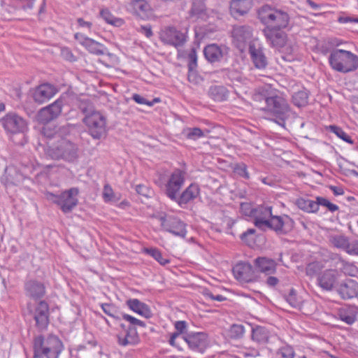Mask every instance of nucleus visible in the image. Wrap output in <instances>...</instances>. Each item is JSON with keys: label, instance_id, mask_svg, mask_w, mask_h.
Wrapping results in <instances>:
<instances>
[{"label": "nucleus", "instance_id": "obj_50", "mask_svg": "<svg viewBox=\"0 0 358 358\" xmlns=\"http://www.w3.org/2000/svg\"><path fill=\"white\" fill-rule=\"evenodd\" d=\"M136 192L146 198L150 197L153 194L152 189L148 186L143 184L136 185L135 187Z\"/></svg>", "mask_w": 358, "mask_h": 358}, {"label": "nucleus", "instance_id": "obj_1", "mask_svg": "<svg viewBox=\"0 0 358 358\" xmlns=\"http://www.w3.org/2000/svg\"><path fill=\"white\" fill-rule=\"evenodd\" d=\"M260 94L266 103L262 110L272 116L278 124L284 126L290 112L287 100L276 92H268L264 89L261 90Z\"/></svg>", "mask_w": 358, "mask_h": 358}, {"label": "nucleus", "instance_id": "obj_11", "mask_svg": "<svg viewBox=\"0 0 358 358\" xmlns=\"http://www.w3.org/2000/svg\"><path fill=\"white\" fill-rule=\"evenodd\" d=\"M0 124L8 133H23L27 129L26 120L14 113H10L0 119Z\"/></svg>", "mask_w": 358, "mask_h": 358}, {"label": "nucleus", "instance_id": "obj_34", "mask_svg": "<svg viewBox=\"0 0 358 358\" xmlns=\"http://www.w3.org/2000/svg\"><path fill=\"white\" fill-rule=\"evenodd\" d=\"M338 317L347 324H352L356 320L355 310L350 307H343L338 310Z\"/></svg>", "mask_w": 358, "mask_h": 358}, {"label": "nucleus", "instance_id": "obj_18", "mask_svg": "<svg viewBox=\"0 0 358 358\" xmlns=\"http://www.w3.org/2000/svg\"><path fill=\"white\" fill-rule=\"evenodd\" d=\"M252 36V28L248 25H234L231 36L237 48L243 49Z\"/></svg>", "mask_w": 358, "mask_h": 358}, {"label": "nucleus", "instance_id": "obj_61", "mask_svg": "<svg viewBox=\"0 0 358 358\" xmlns=\"http://www.w3.org/2000/svg\"><path fill=\"white\" fill-rule=\"evenodd\" d=\"M140 31L144 34L147 38H150L152 36L153 33L150 25L141 26Z\"/></svg>", "mask_w": 358, "mask_h": 358}, {"label": "nucleus", "instance_id": "obj_41", "mask_svg": "<svg viewBox=\"0 0 358 358\" xmlns=\"http://www.w3.org/2000/svg\"><path fill=\"white\" fill-rule=\"evenodd\" d=\"M286 301L294 308H300L301 305V300L297 296L296 292L294 289L292 288L288 294L285 295Z\"/></svg>", "mask_w": 358, "mask_h": 358}, {"label": "nucleus", "instance_id": "obj_8", "mask_svg": "<svg viewBox=\"0 0 358 358\" xmlns=\"http://www.w3.org/2000/svg\"><path fill=\"white\" fill-rule=\"evenodd\" d=\"M78 192V188L73 187L62 192L59 195L48 192L46 196L49 201L58 205L64 213H67L77 206Z\"/></svg>", "mask_w": 358, "mask_h": 358}, {"label": "nucleus", "instance_id": "obj_42", "mask_svg": "<svg viewBox=\"0 0 358 358\" xmlns=\"http://www.w3.org/2000/svg\"><path fill=\"white\" fill-rule=\"evenodd\" d=\"M245 334V327L243 324H234L229 329V336L232 339L241 338Z\"/></svg>", "mask_w": 358, "mask_h": 358}, {"label": "nucleus", "instance_id": "obj_24", "mask_svg": "<svg viewBox=\"0 0 358 358\" xmlns=\"http://www.w3.org/2000/svg\"><path fill=\"white\" fill-rule=\"evenodd\" d=\"M227 54V48L213 43L206 45L203 49L205 58L210 63L217 62Z\"/></svg>", "mask_w": 358, "mask_h": 358}, {"label": "nucleus", "instance_id": "obj_2", "mask_svg": "<svg viewBox=\"0 0 358 358\" xmlns=\"http://www.w3.org/2000/svg\"><path fill=\"white\" fill-rule=\"evenodd\" d=\"M33 347L34 358H58L64 350L62 341L53 334L36 336Z\"/></svg>", "mask_w": 358, "mask_h": 358}, {"label": "nucleus", "instance_id": "obj_4", "mask_svg": "<svg viewBox=\"0 0 358 358\" xmlns=\"http://www.w3.org/2000/svg\"><path fill=\"white\" fill-rule=\"evenodd\" d=\"M257 18L266 27L285 29L289 22V15L284 10L278 9L268 4L259 7L257 10Z\"/></svg>", "mask_w": 358, "mask_h": 358}, {"label": "nucleus", "instance_id": "obj_7", "mask_svg": "<svg viewBox=\"0 0 358 358\" xmlns=\"http://www.w3.org/2000/svg\"><path fill=\"white\" fill-rule=\"evenodd\" d=\"M113 329L117 343L121 346L135 345L140 341L136 328L129 327L125 319L120 315H113Z\"/></svg>", "mask_w": 358, "mask_h": 358}, {"label": "nucleus", "instance_id": "obj_31", "mask_svg": "<svg viewBox=\"0 0 358 358\" xmlns=\"http://www.w3.org/2000/svg\"><path fill=\"white\" fill-rule=\"evenodd\" d=\"M295 204L303 211L308 213H316L318 212V201L308 198L300 197L296 200Z\"/></svg>", "mask_w": 358, "mask_h": 358}, {"label": "nucleus", "instance_id": "obj_35", "mask_svg": "<svg viewBox=\"0 0 358 358\" xmlns=\"http://www.w3.org/2000/svg\"><path fill=\"white\" fill-rule=\"evenodd\" d=\"M309 92L303 87L292 94V102L297 107L306 106L308 103Z\"/></svg>", "mask_w": 358, "mask_h": 358}, {"label": "nucleus", "instance_id": "obj_46", "mask_svg": "<svg viewBox=\"0 0 358 358\" xmlns=\"http://www.w3.org/2000/svg\"><path fill=\"white\" fill-rule=\"evenodd\" d=\"M122 317L125 319L129 327L136 328V327H145L146 324L143 321H141L131 315L126 313H122Z\"/></svg>", "mask_w": 358, "mask_h": 358}, {"label": "nucleus", "instance_id": "obj_13", "mask_svg": "<svg viewBox=\"0 0 358 358\" xmlns=\"http://www.w3.org/2000/svg\"><path fill=\"white\" fill-rule=\"evenodd\" d=\"M162 227L172 234L185 238L187 234L186 224L174 216H162L159 218Z\"/></svg>", "mask_w": 358, "mask_h": 358}, {"label": "nucleus", "instance_id": "obj_26", "mask_svg": "<svg viewBox=\"0 0 358 358\" xmlns=\"http://www.w3.org/2000/svg\"><path fill=\"white\" fill-rule=\"evenodd\" d=\"M248 52L255 68L258 69L266 68L268 62L262 48H257L255 43H250Z\"/></svg>", "mask_w": 358, "mask_h": 358}, {"label": "nucleus", "instance_id": "obj_14", "mask_svg": "<svg viewBox=\"0 0 358 358\" xmlns=\"http://www.w3.org/2000/svg\"><path fill=\"white\" fill-rule=\"evenodd\" d=\"M232 271L236 279L242 283L251 282L257 280V275L250 263H237L233 267Z\"/></svg>", "mask_w": 358, "mask_h": 358}, {"label": "nucleus", "instance_id": "obj_37", "mask_svg": "<svg viewBox=\"0 0 358 358\" xmlns=\"http://www.w3.org/2000/svg\"><path fill=\"white\" fill-rule=\"evenodd\" d=\"M348 241V238L343 234L331 235L329 238V241L331 245L344 251L346 248Z\"/></svg>", "mask_w": 358, "mask_h": 358}, {"label": "nucleus", "instance_id": "obj_36", "mask_svg": "<svg viewBox=\"0 0 358 358\" xmlns=\"http://www.w3.org/2000/svg\"><path fill=\"white\" fill-rule=\"evenodd\" d=\"M187 324L185 321L180 320L176 321L174 324L176 331L171 334L169 338V343L173 346H176V339L181 336V337L187 334L185 332L187 329Z\"/></svg>", "mask_w": 358, "mask_h": 358}, {"label": "nucleus", "instance_id": "obj_3", "mask_svg": "<svg viewBox=\"0 0 358 358\" xmlns=\"http://www.w3.org/2000/svg\"><path fill=\"white\" fill-rule=\"evenodd\" d=\"M79 108L85 117L83 120L90 134L96 139L101 138L106 133V118L99 111L94 110L90 103L82 101Z\"/></svg>", "mask_w": 358, "mask_h": 358}, {"label": "nucleus", "instance_id": "obj_16", "mask_svg": "<svg viewBox=\"0 0 358 358\" xmlns=\"http://www.w3.org/2000/svg\"><path fill=\"white\" fill-rule=\"evenodd\" d=\"M341 276V273L336 269H326L318 275V285L326 291H331L334 288L336 289Z\"/></svg>", "mask_w": 358, "mask_h": 358}, {"label": "nucleus", "instance_id": "obj_48", "mask_svg": "<svg viewBox=\"0 0 358 358\" xmlns=\"http://www.w3.org/2000/svg\"><path fill=\"white\" fill-rule=\"evenodd\" d=\"M188 71H194L197 67V55L195 48H192L187 55Z\"/></svg>", "mask_w": 358, "mask_h": 358}, {"label": "nucleus", "instance_id": "obj_40", "mask_svg": "<svg viewBox=\"0 0 358 358\" xmlns=\"http://www.w3.org/2000/svg\"><path fill=\"white\" fill-rule=\"evenodd\" d=\"M327 129L329 131L335 134L338 138H340L345 142L348 143L350 144H354V141L347 133H345L341 127L336 125H329L327 127Z\"/></svg>", "mask_w": 358, "mask_h": 358}, {"label": "nucleus", "instance_id": "obj_32", "mask_svg": "<svg viewBox=\"0 0 358 358\" xmlns=\"http://www.w3.org/2000/svg\"><path fill=\"white\" fill-rule=\"evenodd\" d=\"M208 95L215 101H226L229 96L228 90L223 85H212L209 87Z\"/></svg>", "mask_w": 358, "mask_h": 358}, {"label": "nucleus", "instance_id": "obj_59", "mask_svg": "<svg viewBox=\"0 0 358 358\" xmlns=\"http://www.w3.org/2000/svg\"><path fill=\"white\" fill-rule=\"evenodd\" d=\"M100 15L108 24H112V15L108 9H102Z\"/></svg>", "mask_w": 358, "mask_h": 358}, {"label": "nucleus", "instance_id": "obj_53", "mask_svg": "<svg viewBox=\"0 0 358 358\" xmlns=\"http://www.w3.org/2000/svg\"><path fill=\"white\" fill-rule=\"evenodd\" d=\"M345 251L351 255H358V240L348 241Z\"/></svg>", "mask_w": 358, "mask_h": 358}, {"label": "nucleus", "instance_id": "obj_56", "mask_svg": "<svg viewBox=\"0 0 358 358\" xmlns=\"http://www.w3.org/2000/svg\"><path fill=\"white\" fill-rule=\"evenodd\" d=\"M90 52L92 53H98L99 51V43L96 42L95 41L88 38L86 41H85L84 45Z\"/></svg>", "mask_w": 358, "mask_h": 358}, {"label": "nucleus", "instance_id": "obj_62", "mask_svg": "<svg viewBox=\"0 0 358 358\" xmlns=\"http://www.w3.org/2000/svg\"><path fill=\"white\" fill-rule=\"evenodd\" d=\"M358 17H343L341 16L338 17V21L340 23H348V22H356L357 23Z\"/></svg>", "mask_w": 358, "mask_h": 358}, {"label": "nucleus", "instance_id": "obj_39", "mask_svg": "<svg viewBox=\"0 0 358 358\" xmlns=\"http://www.w3.org/2000/svg\"><path fill=\"white\" fill-rule=\"evenodd\" d=\"M275 355L277 358H294L296 353L291 345L285 343L278 348Z\"/></svg>", "mask_w": 358, "mask_h": 358}, {"label": "nucleus", "instance_id": "obj_15", "mask_svg": "<svg viewBox=\"0 0 358 358\" xmlns=\"http://www.w3.org/2000/svg\"><path fill=\"white\" fill-rule=\"evenodd\" d=\"M63 102L56 100L52 104L41 108L37 114V120L43 124H47L59 116L62 113Z\"/></svg>", "mask_w": 358, "mask_h": 358}, {"label": "nucleus", "instance_id": "obj_44", "mask_svg": "<svg viewBox=\"0 0 358 358\" xmlns=\"http://www.w3.org/2000/svg\"><path fill=\"white\" fill-rule=\"evenodd\" d=\"M234 172L246 180L250 179V173L248 171V166L243 162L235 164L234 167Z\"/></svg>", "mask_w": 358, "mask_h": 358}, {"label": "nucleus", "instance_id": "obj_47", "mask_svg": "<svg viewBox=\"0 0 358 358\" xmlns=\"http://www.w3.org/2000/svg\"><path fill=\"white\" fill-rule=\"evenodd\" d=\"M220 73L224 79H228L231 81L239 80L241 78L239 73L234 69H224L220 71Z\"/></svg>", "mask_w": 358, "mask_h": 358}, {"label": "nucleus", "instance_id": "obj_29", "mask_svg": "<svg viewBox=\"0 0 358 358\" xmlns=\"http://www.w3.org/2000/svg\"><path fill=\"white\" fill-rule=\"evenodd\" d=\"M128 307L134 312L145 317L150 318L152 317V313L148 305L141 302L137 299H131L127 301Z\"/></svg>", "mask_w": 358, "mask_h": 358}, {"label": "nucleus", "instance_id": "obj_38", "mask_svg": "<svg viewBox=\"0 0 358 358\" xmlns=\"http://www.w3.org/2000/svg\"><path fill=\"white\" fill-rule=\"evenodd\" d=\"M143 251L145 254L151 256L162 266L170 262V259L164 257L161 251L156 248H145Z\"/></svg>", "mask_w": 358, "mask_h": 358}, {"label": "nucleus", "instance_id": "obj_25", "mask_svg": "<svg viewBox=\"0 0 358 358\" xmlns=\"http://www.w3.org/2000/svg\"><path fill=\"white\" fill-rule=\"evenodd\" d=\"M199 185L192 183L180 195H178L177 199L174 201L181 208H185L189 202L194 200L199 195Z\"/></svg>", "mask_w": 358, "mask_h": 358}, {"label": "nucleus", "instance_id": "obj_27", "mask_svg": "<svg viewBox=\"0 0 358 358\" xmlns=\"http://www.w3.org/2000/svg\"><path fill=\"white\" fill-rule=\"evenodd\" d=\"M271 213L272 207L271 206H259L255 208L252 217L254 219L255 226L261 230H264V226L259 224V222H268Z\"/></svg>", "mask_w": 358, "mask_h": 358}, {"label": "nucleus", "instance_id": "obj_12", "mask_svg": "<svg viewBox=\"0 0 358 358\" xmlns=\"http://www.w3.org/2000/svg\"><path fill=\"white\" fill-rule=\"evenodd\" d=\"M159 38L164 44L174 46H182L187 41V35L175 27L168 26L162 29Z\"/></svg>", "mask_w": 358, "mask_h": 358}, {"label": "nucleus", "instance_id": "obj_5", "mask_svg": "<svg viewBox=\"0 0 358 358\" xmlns=\"http://www.w3.org/2000/svg\"><path fill=\"white\" fill-rule=\"evenodd\" d=\"M328 60L331 68L337 72L348 73L358 69V56L348 50H334Z\"/></svg>", "mask_w": 358, "mask_h": 358}, {"label": "nucleus", "instance_id": "obj_64", "mask_svg": "<svg viewBox=\"0 0 358 358\" xmlns=\"http://www.w3.org/2000/svg\"><path fill=\"white\" fill-rule=\"evenodd\" d=\"M77 22L80 27L90 29L92 24L90 22L85 21L83 18H78Z\"/></svg>", "mask_w": 358, "mask_h": 358}, {"label": "nucleus", "instance_id": "obj_28", "mask_svg": "<svg viewBox=\"0 0 358 358\" xmlns=\"http://www.w3.org/2000/svg\"><path fill=\"white\" fill-rule=\"evenodd\" d=\"M255 266L259 272L270 275L275 272L277 263L272 259L259 257L255 259Z\"/></svg>", "mask_w": 358, "mask_h": 358}, {"label": "nucleus", "instance_id": "obj_23", "mask_svg": "<svg viewBox=\"0 0 358 358\" xmlns=\"http://www.w3.org/2000/svg\"><path fill=\"white\" fill-rule=\"evenodd\" d=\"M57 92L56 88L52 85L44 83L34 90L33 99L38 103H43L54 96Z\"/></svg>", "mask_w": 358, "mask_h": 358}, {"label": "nucleus", "instance_id": "obj_52", "mask_svg": "<svg viewBox=\"0 0 358 358\" xmlns=\"http://www.w3.org/2000/svg\"><path fill=\"white\" fill-rule=\"evenodd\" d=\"M118 199H115L113 194V206H115L119 210H115L117 213H120V210H127L130 208V203L127 200L124 199L121 202H117Z\"/></svg>", "mask_w": 358, "mask_h": 358}, {"label": "nucleus", "instance_id": "obj_63", "mask_svg": "<svg viewBox=\"0 0 358 358\" xmlns=\"http://www.w3.org/2000/svg\"><path fill=\"white\" fill-rule=\"evenodd\" d=\"M266 285L270 287H273L278 285L279 280L274 276H269L266 279Z\"/></svg>", "mask_w": 358, "mask_h": 358}, {"label": "nucleus", "instance_id": "obj_9", "mask_svg": "<svg viewBox=\"0 0 358 358\" xmlns=\"http://www.w3.org/2000/svg\"><path fill=\"white\" fill-rule=\"evenodd\" d=\"M259 224L264 226V231L270 229L277 234H286L292 229L294 221L288 215L278 216L271 214L268 222H259Z\"/></svg>", "mask_w": 358, "mask_h": 358}, {"label": "nucleus", "instance_id": "obj_19", "mask_svg": "<svg viewBox=\"0 0 358 358\" xmlns=\"http://www.w3.org/2000/svg\"><path fill=\"white\" fill-rule=\"evenodd\" d=\"M336 292L344 300L350 299L358 295V282L350 278H345L336 286Z\"/></svg>", "mask_w": 358, "mask_h": 358}, {"label": "nucleus", "instance_id": "obj_57", "mask_svg": "<svg viewBox=\"0 0 358 358\" xmlns=\"http://www.w3.org/2000/svg\"><path fill=\"white\" fill-rule=\"evenodd\" d=\"M132 99L138 104L147 105L149 106H153V103L148 101L146 99L143 97L138 94H134L132 95Z\"/></svg>", "mask_w": 358, "mask_h": 358}, {"label": "nucleus", "instance_id": "obj_51", "mask_svg": "<svg viewBox=\"0 0 358 358\" xmlns=\"http://www.w3.org/2000/svg\"><path fill=\"white\" fill-rule=\"evenodd\" d=\"M255 208H253L250 203L243 202L240 205V212L245 216L252 217Z\"/></svg>", "mask_w": 358, "mask_h": 358}, {"label": "nucleus", "instance_id": "obj_22", "mask_svg": "<svg viewBox=\"0 0 358 358\" xmlns=\"http://www.w3.org/2000/svg\"><path fill=\"white\" fill-rule=\"evenodd\" d=\"M282 29L265 27L262 32L266 41L273 47L282 48L285 44L286 35Z\"/></svg>", "mask_w": 358, "mask_h": 358}, {"label": "nucleus", "instance_id": "obj_55", "mask_svg": "<svg viewBox=\"0 0 358 358\" xmlns=\"http://www.w3.org/2000/svg\"><path fill=\"white\" fill-rule=\"evenodd\" d=\"M202 294L206 298L217 301H224L226 300V297L221 295H214L208 289H204L202 292Z\"/></svg>", "mask_w": 358, "mask_h": 358}, {"label": "nucleus", "instance_id": "obj_49", "mask_svg": "<svg viewBox=\"0 0 358 358\" xmlns=\"http://www.w3.org/2000/svg\"><path fill=\"white\" fill-rule=\"evenodd\" d=\"M132 5L136 10L142 13H146L150 9V4L145 0H134Z\"/></svg>", "mask_w": 358, "mask_h": 358}, {"label": "nucleus", "instance_id": "obj_10", "mask_svg": "<svg viewBox=\"0 0 358 358\" xmlns=\"http://www.w3.org/2000/svg\"><path fill=\"white\" fill-rule=\"evenodd\" d=\"M48 154L55 159H63L71 162L77 157V149L70 141L62 140L57 147L50 148Z\"/></svg>", "mask_w": 358, "mask_h": 358}, {"label": "nucleus", "instance_id": "obj_54", "mask_svg": "<svg viewBox=\"0 0 358 358\" xmlns=\"http://www.w3.org/2000/svg\"><path fill=\"white\" fill-rule=\"evenodd\" d=\"M255 232L256 230L255 229H248L247 231L241 234L240 238L243 242L249 245L251 243H253L254 238H252L251 236H253L255 234Z\"/></svg>", "mask_w": 358, "mask_h": 358}, {"label": "nucleus", "instance_id": "obj_45", "mask_svg": "<svg viewBox=\"0 0 358 358\" xmlns=\"http://www.w3.org/2000/svg\"><path fill=\"white\" fill-rule=\"evenodd\" d=\"M317 201H318V208L320 206H323L327 208V209L331 213L338 211L339 209L337 205L330 202L327 199L324 197L317 196Z\"/></svg>", "mask_w": 358, "mask_h": 358}, {"label": "nucleus", "instance_id": "obj_58", "mask_svg": "<svg viewBox=\"0 0 358 358\" xmlns=\"http://www.w3.org/2000/svg\"><path fill=\"white\" fill-rule=\"evenodd\" d=\"M62 56L64 59L69 62H74L76 60V57L69 48H63L62 50Z\"/></svg>", "mask_w": 358, "mask_h": 358}, {"label": "nucleus", "instance_id": "obj_20", "mask_svg": "<svg viewBox=\"0 0 358 358\" xmlns=\"http://www.w3.org/2000/svg\"><path fill=\"white\" fill-rule=\"evenodd\" d=\"M254 5V0H230L229 13L234 19L248 15Z\"/></svg>", "mask_w": 358, "mask_h": 358}, {"label": "nucleus", "instance_id": "obj_21", "mask_svg": "<svg viewBox=\"0 0 358 358\" xmlns=\"http://www.w3.org/2000/svg\"><path fill=\"white\" fill-rule=\"evenodd\" d=\"M34 319L38 330L43 331L47 328L49 324V306L45 301L38 303L34 313Z\"/></svg>", "mask_w": 358, "mask_h": 358}, {"label": "nucleus", "instance_id": "obj_33", "mask_svg": "<svg viewBox=\"0 0 358 358\" xmlns=\"http://www.w3.org/2000/svg\"><path fill=\"white\" fill-rule=\"evenodd\" d=\"M252 340L259 345H264L268 342L269 331L266 328L257 326L252 329Z\"/></svg>", "mask_w": 358, "mask_h": 358}, {"label": "nucleus", "instance_id": "obj_17", "mask_svg": "<svg viewBox=\"0 0 358 358\" xmlns=\"http://www.w3.org/2000/svg\"><path fill=\"white\" fill-rule=\"evenodd\" d=\"M207 338L204 332H189L182 336L191 350L199 352H203L206 348Z\"/></svg>", "mask_w": 358, "mask_h": 358}, {"label": "nucleus", "instance_id": "obj_30", "mask_svg": "<svg viewBox=\"0 0 358 358\" xmlns=\"http://www.w3.org/2000/svg\"><path fill=\"white\" fill-rule=\"evenodd\" d=\"M26 293L30 297L38 299L45 294V287L41 282L29 280L24 285Z\"/></svg>", "mask_w": 358, "mask_h": 358}, {"label": "nucleus", "instance_id": "obj_6", "mask_svg": "<svg viewBox=\"0 0 358 358\" xmlns=\"http://www.w3.org/2000/svg\"><path fill=\"white\" fill-rule=\"evenodd\" d=\"M185 180V172L179 169H175L167 180L163 176H160L155 181V184L161 188L164 194L171 201L177 199L180 189H182Z\"/></svg>", "mask_w": 358, "mask_h": 358}, {"label": "nucleus", "instance_id": "obj_43", "mask_svg": "<svg viewBox=\"0 0 358 358\" xmlns=\"http://www.w3.org/2000/svg\"><path fill=\"white\" fill-rule=\"evenodd\" d=\"M186 138L196 141L205 136L204 132L199 127L187 128L184 131Z\"/></svg>", "mask_w": 358, "mask_h": 358}, {"label": "nucleus", "instance_id": "obj_60", "mask_svg": "<svg viewBox=\"0 0 358 358\" xmlns=\"http://www.w3.org/2000/svg\"><path fill=\"white\" fill-rule=\"evenodd\" d=\"M103 196L106 201H110L112 199V189L109 185H105Z\"/></svg>", "mask_w": 358, "mask_h": 358}]
</instances>
